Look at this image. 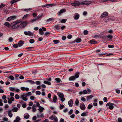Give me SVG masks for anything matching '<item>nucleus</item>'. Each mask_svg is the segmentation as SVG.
I'll return each mask as SVG.
<instances>
[{
    "label": "nucleus",
    "instance_id": "ea45409f",
    "mask_svg": "<svg viewBox=\"0 0 122 122\" xmlns=\"http://www.w3.org/2000/svg\"><path fill=\"white\" fill-rule=\"evenodd\" d=\"M64 97H59L61 98V101L62 102H64L65 100V99Z\"/></svg>",
    "mask_w": 122,
    "mask_h": 122
},
{
    "label": "nucleus",
    "instance_id": "e433bc0d",
    "mask_svg": "<svg viewBox=\"0 0 122 122\" xmlns=\"http://www.w3.org/2000/svg\"><path fill=\"white\" fill-rule=\"evenodd\" d=\"M93 107V106L92 104H89L87 108L89 109H90Z\"/></svg>",
    "mask_w": 122,
    "mask_h": 122
},
{
    "label": "nucleus",
    "instance_id": "9d476101",
    "mask_svg": "<svg viewBox=\"0 0 122 122\" xmlns=\"http://www.w3.org/2000/svg\"><path fill=\"white\" fill-rule=\"evenodd\" d=\"M80 107L81 109L82 110H84L86 108L85 105L84 103L81 104L80 106Z\"/></svg>",
    "mask_w": 122,
    "mask_h": 122
},
{
    "label": "nucleus",
    "instance_id": "6ab92c4d",
    "mask_svg": "<svg viewBox=\"0 0 122 122\" xmlns=\"http://www.w3.org/2000/svg\"><path fill=\"white\" fill-rule=\"evenodd\" d=\"M55 80L56 81V82L57 83H60L62 82V81H61V80L60 79L58 78H56L55 79Z\"/></svg>",
    "mask_w": 122,
    "mask_h": 122
},
{
    "label": "nucleus",
    "instance_id": "864d4df0",
    "mask_svg": "<svg viewBox=\"0 0 122 122\" xmlns=\"http://www.w3.org/2000/svg\"><path fill=\"white\" fill-rule=\"evenodd\" d=\"M48 7H52L53 6L55 5V4L52 3V4H48Z\"/></svg>",
    "mask_w": 122,
    "mask_h": 122
},
{
    "label": "nucleus",
    "instance_id": "a18cd8bd",
    "mask_svg": "<svg viewBox=\"0 0 122 122\" xmlns=\"http://www.w3.org/2000/svg\"><path fill=\"white\" fill-rule=\"evenodd\" d=\"M54 20V19L53 18H50L49 19H48L47 20V22H49L50 21H51Z\"/></svg>",
    "mask_w": 122,
    "mask_h": 122
},
{
    "label": "nucleus",
    "instance_id": "aec40b11",
    "mask_svg": "<svg viewBox=\"0 0 122 122\" xmlns=\"http://www.w3.org/2000/svg\"><path fill=\"white\" fill-rule=\"evenodd\" d=\"M20 0H12L10 1V3L12 4H14L15 3Z\"/></svg>",
    "mask_w": 122,
    "mask_h": 122
},
{
    "label": "nucleus",
    "instance_id": "5701e85b",
    "mask_svg": "<svg viewBox=\"0 0 122 122\" xmlns=\"http://www.w3.org/2000/svg\"><path fill=\"white\" fill-rule=\"evenodd\" d=\"M90 43L92 44H94L97 43V42L96 41L94 40H92L90 41Z\"/></svg>",
    "mask_w": 122,
    "mask_h": 122
},
{
    "label": "nucleus",
    "instance_id": "4468645a",
    "mask_svg": "<svg viewBox=\"0 0 122 122\" xmlns=\"http://www.w3.org/2000/svg\"><path fill=\"white\" fill-rule=\"evenodd\" d=\"M78 77H70L69 79L70 81H74Z\"/></svg>",
    "mask_w": 122,
    "mask_h": 122
},
{
    "label": "nucleus",
    "instance_id": "dca6fc26",
    "mask_svg": "<svg viewBox=\"0 0 122 122\" xmlns=\"http://www.w3.org/2000/svg\"><path fill=\"white\" fill-rule=\"evenodd\" d=\"M32 111L34 112H35L36 110V104H34L32 107Z\"/></svg>",
    "mask_w": 122,
    "mask_h": 122
},
{
    "label": "nucleus",
    "instance_id": "603ef678",
    "mask_svg": "<svg viewBox=\"0 0 122 122\" xmlns=\"http://www.w3.org/2000/svg\"><path fill=\"white\" fill-rule=\"evenodd\" d=\"M58 95L59 97H64V95L62 93H58Z\"/></svg>",
    "mask_w": 122,
    "mask_h": 122
},
{
    "label": "nucleus",
    "instance_id": "69168bd1",
    "mask_svg": "<svg viewBox=\"0 0 122 122\" xmlns=\"http://www.w3.org/2000/svg\"><path fill=\"white\" fill-rule=\"evenodd\" d=\"M103 101L105 102H107V98L106 97H104L103 98Z\"/></svg>",
    "mask_w": 122,
    "mask_h": 122
},
{
    "label": "nucleus",
    "instance_id": "8fccbe9b",
    "mask_svg": "<svg viewBox=\"0 0 122 122\" xmlns=\"http://www.w3.org/2000/svg\"><path fill=\"white\" fill-rule=\"evenodd\" d=\"M15 98L17 99H18L20 97L19 95L16 94L15 95Z\"/></svg>",
    "mask_w": 122,
    "mask_h": 122
},
{
    "label": "nucleus",
    "instance_id": "7ed1b4c3",
    "mask_svg": "<svg viewBox=\"0 0 122 122\" xmlns=\"http://www.w3.org/2000/svg\"><path fill=\"white\" fill-rule=\"evenodd\" d=\"M114 105H115V104L112 103L111 102H109L107 103L106 105V107L109 106V108L111 110H112L114 108Z\"/></svg>",
    "mask_w": 122,
    "mask_h": 122
},
{
    "label": "nucleus",
    "instance_id": "09e8293b",
    "mask_svg": "<svg viewBox=\"0 0 122 122\" xmlns=\"http://www.w3.org/2000/svg\"><path fill=\"white\" fill-rule=\"evenodd\" d=\"M26 81L27 82H29L30 83L33 84H34L35 83L34 82V81L32 80H28Z\"/></svg>",
    "mask_w": 122,
    "mask_h": 122
},
{
    "label": "nucleus",
    "instance_id": "f704fd0d",
    "mask_svg": "<svg viewBox=\"0 0 122 122\" xmlns=\"http://www.w3.org/2000/svg\"><path fill=\"white\" fill-rule=\"evenodd\" d=\"M31 95V92H27L25 94V96L26 97L28 96Z\"/></svg>",
    "mask_w": 122,
    "mask_h": 122
},
{
    "label": "nucleus",
    "instance_id": "c9c22d12",
    "mask_svg": "<svg viewBox=\"0 0 122 122\" xmlns=\"http://www.w3.org/2000/svg\"><path fill=\"white\" fill-rule=\"evenodd\" d=\"M51 33L50 32H47L46 33H45L44 35V36H48L49 35V34H51Z\"/></svg>",
    "mask_w": 122,
    "mask_h": 122
},
{
    "label": "nucleus",
    "instance_id": "20e7f679",
    "mask_svg": "<svg viewBox=\"0 0 122 122\" xmlns=\"http://www.w3.org/2000/svg\"><path fill=\"white\" fill-rule=\"evenodd\" d=\"M28 23L26 21H24L22 22H20V21L19 24L20 25H21V28L22 29V28L26 26Z\"/></svg>",
    "mask_w": 122,
    "mask_h": 122
},
{
    "label": "nucleus",
    "instance_id": "2eb2a0df",
    "mask_svg": "<svg viewBox=\"0 0 122 122\" xmlns=\"http://www.w3.org/2000/svg\"><path fill=\"white\" fill-rule=\"evenodd\" d=\"M93 97V96L92 95H90L87 96L86 97V98L87 101L90 100Z\"/></svg>",
    "mask_w": 122,
    "mask_h": 122
},
{
    "label": "nucleus",
    "instance_id": "f257e3e1",
    "mask_svg": "<svg viewBox=\"0 0 122 122\" xmlns=\"http://www.w3.org/2000/svg\"><path fill=\"white\" fill-rule=\"evenodd\" d=\"M40 71L37 70H35L33 71H31L30 74L29 73V72L25 73L23 72H21L20 73L18 74H12L10 72H5V76H23L22 75L24 76L29 75V76H35V75H40Z\"/></svg>",
    "mask_w": 122,
    "mask_h": 122
},
{
    "label": "nucleus",
    "instance_id": "4be33fe9",
    "mask_svg": "<svg viewBox=\"0 0 122 122\" xmlns=\"http://www.w3.org/2000/svg\"><path fill=\"white\" fill-rule=\"evenodd\" d=\"M29 115L28 114H25L24 115V117L26 119H27L29 118Z\"/></svg>",
    "mask_w": 122,
    "mask_h": 122
},
{
    "label": "nucleus",
    "instance_id": "338daca9",
    "mask_svg": "<svg viewBox=\"0 0 122 122\" xmlns=\"http://www.w3.org/2000/svg\"><path fill=\"white\" fill-rule=\"evenodd\" d=\"M118 122H122V120L121 118H119L117 120Z\"/></svg>",
    "mask_w": 122,
    "mask_h": 122
},
{
    "label": "nucleus",
    "instance_id": "423d86ee",
    "mask_svg": "<svg viewBox=\"0 0 122 122\" xmlns=\"http://www.w3.org/2000/svg\"><path fill=\"white\" fill-rule=\"evenodd\" d=\"M24 34L26 36L28 35L29 36H33V34L30 31H28V32L26 31H24Z\"/></svg>",
    "mask_w": 122,
    "mask_h": 122
},
{
    "label": "nucleus",
    "instance_id": "393cba45",
    "mask_svg": "<svg viewBox=\"0 0 122 122\" xmlns=\"http://www.w3.org/2000/svg\"><path fill=\"white\" fill-rule=\"evenodd\" d=\"M39 108L38 109V110L40 112H42L44 110V108L43 107H41V106H40L39 107Z\"/></svg>",
    "mask_w": 122,
    "mask_h": 122
},
{
    "label": "nucleus",
    "instance_id": "680f3d73",
    "mask_svg": "<svg viewBox=\"0 0 122 122\" xmlns=\"http://www.w3.org/2000/svg\"><path fill=\"white\" fill-rule=\"evenodd\" d=\"M36 95H40L41 94V92L39 91H36Z\"/></svg>",
    "mask_w": 122,
    "mask_h": 122
},
{
    "label": "nucleus",
    "instance_id": "bb28decb",
    "mask_svg": "<svg viewBox=\"0 0 122 122\" xmlns=\"http://www.w3.org/2000/svg\"><path fill=\"white\" fill-rule=\"evenodd\" d=\"M43 15V14L41 13V14H39L36 17V18L38 20L39 18H42V16Z\"/></svg>",
    "mask_w": 122,
    "mask_h": 122
},
{
    "label": "nucleus",
    "instance_id": "79ce46f5",
    "mask_svg": "<svg viewBox=\"0 0 122 122\" xmlns=\"http://www.w3.org/2000/svg\"><path fill=\"white\" fill-rule=\"evenodd\" d=\"M76 41L77 43H79L81 41V38H78L76 39Z\"/></svg>",
    "mask_w": 122,
    "mask_h": 122
},
{
    "label": "nucleus",
    "instance_id": "4d7b16f0",
    "mask_svg": "<svg viewBox=\"0 0 122 122\" xmlns=\"http://www.w3.org/2000/svg\"><path fill=\"white\" fill-rule=\"evenodd\" d=\"M72 37V36L71 35H69L67 36V38L68 39H71Z\"/></svg>",
    "mask_w": 122,
    "mask_h": 122
},
{
    "label": "nucleus",
    "instance_id": "2f4dec72",
    "mask_svg": "<svg viewBox=\"0 0 122 122\" xmlns=\"http://www.w3.org/2000/svg\"><path fill=\"white\" fill-rule=\"evenodd\" d=\"M18 109L16 107H14L12 109V111L13 112H17L18 110Z\"/></svg>",
    "mask_w": 122,
    "mask_h": 122
},
{
    "label": "nucleus",
    "instance_id": "412c9836",
    "mask_svg": "<svg viewBox=\"0 0 122 122\" xmlns=\"http://www.w3.org/2000/svg\"><path fill=\"white\" fill-rule=\"evenodd\" d=\"M93 37L96 39L97 38L100 39L101 38V37L100 36L97 35H94L93 36Z\"/></svg>",
    "mask_w": 122,
    "mask_h": 122
},
{
    "label": "nucleus",
    "instance_id": "c756f323",
    "mask_svg": "<svg viewBox=\"0 0 122 122\" xmlns=\"http://www.w3.org/2000/svg\"><path fill=\"white\" fill-rule=\"evenodd\" d=\"M53 41L54 44H56L59 43L60 41L57 40H54Z\"/></svg>",
    "mask_w": 122,
    "mask_h": 122
},
{
    "label": "nucleus",
    "instance_id": "13d9d810",
    "mask_svg": "<svg viewBox=\"0 0 122 122\" xmlns=\"http://www.w3.org/2000/svg\"><path fill=\"white\" fill-rule=\"evenodd\" d=\"M108 47L109 48H112L114 47V46L113 45H108Z\"/></svg>",
    "mask_w": 122,
    "mask_h": 122
},
{
    "label": "nucleus",
    "instance_id": "c85d7f7f",
    "mask_svg": "<svg viewBox=\"0 0 122 122\" xmlns=\"http://www.w3.org/2000/svg\"><path fill=\"white\" fill-rule=\"evenodd\" d=\"M57 99V97L55 95L53 98V100L54 102L56 103V102Z\"/></svg>",
    "mask_w": 122,
    "mask_h": 122
},
{
    "label": "nucleus",
    "instance_id": "774afa93",
    "mask_svg": "<svg viewBox=\"0 0 122 122\" xmlns=\"http://www.w3.org/2000/svg\"><path fill=\"white\" fill-rule=\"evenodd\" d=\"M20 118L19 117L17 116L16 117L15 120H16L18 121L19 122L20 120Z\"/></svg>",
    "mask_w": 122,
    "mask_h": 122
},
{
    "label": "nucleus",
    "instance_id": "f3484780",
    "mask_svg": "<svg viewBox=\"0 0 122 122\" xmlns=\"http://www.w3.org/2000/svg\"><path fill=\"white\" fill-rule=\"evenodd\" d=\"M39 34L41 35H42L44 34V32H43V30L41 28H40L39 30Z\"/></svg>",
    "mask_w": 122,
    "mask_h": 122
},
{
    "label": "nucleus",
    "instance_id": "0e129e2a",
    "mask_svg": "<svg viewBox=\"0 0 122 122\" xmlns=\"http://www.w3.org/2000/svg\"><path fill=\"white\" fill-rule=\"evenodd\" d=\"M73 111L72 109H71L68 112L69 114L70 115L71 114L73 113Z\"/></svg>",
    "mask_w": 122,
    "mask_h": 122
},
{
    "label": "nucleus",
    "instance_id": "58836bf2",
    "mask_svg": "<svg viewBox=\"0 0 122 122\" xmlns=\"http://www.w3.org/2000/svg\"><path fill=\"white\" fill-rule=\"evenodd\" d=\"M9 89L11 91H14L15 90V88L14 87H10L9 88Z\"/></svg>",
    "mask_w": 122,
    "mask_h": 122
},
{
    "label": "nucleus",
    "instance_id": "c03bdc74",
    "mask_svg": "<svg viewBox=\"0 0 122 122\" xmlns=\"http://www.w3.org/2000/svg\"><path fill=\"white\" fill-rule=\"evenodd\" d=\"M37 20H38V19L37 18H36V17L35 18L31 20L30 22L31 23H33L35 21Z\"/></svg>",
    "mask_w": 122,
    "mask_h": 122
},
{
    "label": "nucleus",
    "instance_id": "49530a36",
    "mask_svg": "<svg viewBox=\"0 0 122 122\" xmlns=\"http://www.w3.org/2000/svg\"><path fill=\"white\" fill-rule=\"evenodd\" d=\"M55 28H56L57 30H58L60 29V26L58 25H56L55 27Z\"/></svg>",
    "mask_w": 122,
    "mask_h": 122
},
{
    "label": "nucleus",
    "instance_id": "473e14b6",
    "mask_svg": "<svg viewBox=\"0 0 122 122\" xmlns=\"http://www.w3.org/2000/svg\"><path fill=\"white\" fill-rule=\"evenodd\" d=\"M44 83L45 84H47L49 85H50L51 84V82L49 81H44Z\"/></svg>",
    "mask_w": 122,
    "mask_h": 122
},
{
    "label": "nucleus",
    "instance_id": "6e6552de",
    "mask_svg": "<svg viewBox=\"0 0 122 122\" xmlns=\"http://www.w3.org/2000/svg\"><path fill=\"white\" fill-rule=\"evenodd\" d=\"M91 3V2L90 1H86L83 2H82L81 4V5H87L90 4Z\"/></svg>",
    "mask_w": 122,
    "mask_h": 122
},
{
    "label": "nucleus",
    "instance_id": "a878e982",
    "mask_svg": "<svg viewBox=\"0 0 122 122\" xmlns=\"http://www.w3.org/2000/svg\"><path fill=\"white\" fill-rule=\"evenodd\" d=\"M4 25L5 26H6L7 27H8L9 28L10 27V24L8 22H5Z\"/></svg>",
    "mask_w": 122,
    "mask_h": 122
},
{
    "label": "nucleus",
    "instance_id": "ddd939ff",
    "mask_svg": "<svg viewBox=\"0 0 122 122\" xmlns=\"http://www.w3.org/2000/svg\"><path fill=\"white\" fill-rule=\"evenodd\" d=\"M24 95H21L20 96V98H22L23 100L25 101L27 100V98Z\"/></svg>",
    "mask_w": 122,
    "mask_h": 122
},
{
    "label": "nucleus",
    "instance_id": "3c124183",
    "mask_svg": "<svg viewBox=\"0 0 122 122\" xmlns=\"http://www.w3.org/2000/svg\"><path fill=\"white\" fill-rule=\"evenodd\" d=\"M79 102L78 99H76V101L75 102V104L77 106L79 104Z\"/></svg>",
    "mask_w": 122,
    "mask_h": 122
},
{
    "label": "nucleus",
    "instance_id": "b1692460",
    "mask_svg": "<svg viewBox=\"0 0 122 122\" xmlns=\"http://www.w3.org/2000/svg\"><path fill=\"white\" fill-rule=\"evenodd\" d=\"M5 5L2 3L0 5V11H1L2 10V8L5 6Z\"/></svg>",
    "mask_w": 122,
    "mask_h": 122
},
{
    "label": "nucleus",
    "instance_id": "de8ad7c7",
    "mask_svg": "<svg viewBox=\"0 0 122 122\" xmlns=\"http://www.w3.org/2000/svg\"><path fill=\"white\" fill-rule=\"evenodd\" d=\"M29 15L26 14L23 17L22 19L23 20H25L27 17Z\"/></svg>",
    "mask_w": 122,
    "mask_h": 122
},
{
    "label": "nucleus",
    "instance_id": "4c0bfd02",
    "mask_svg": "<svg viewBox=\"0 0 122 122\" xmlns=\"http://www.w3.org/2000/svg\"><path fill=\"white\" fill-rule=\"evenodd\" d=\"M35 42V41L33 39H32L30 40L29 42L30 43L32 44L34 43Z\"/></svg>",
    "mask_w": 122,
    "mask_h": 122
},
{
    "label": "nucleus",
    "instance_id": "a19ab883",
    "mask_svg": "<svg viewBox=\"0 0 122 122\" xmlns=\"http://www.w3.org/2000/svg\"><path fill=\"white\" fill-rule=\"evenodd\" d=\"M64 97H59L61 98V101L62 102H64L65 100V99Z\"/></svg>",
    "mask_w": 122,
    "mask_h": 122
},
{
    "label": "nucleus",
    "instance_id": "37998d69",
    "mask_svg": "<svg viewBox=\"0 0 122 122\" xmlns=\"http://www.w3.org/2000/svg\"><path fill=\"white\" fill-rule=\"evenodd\" d=\"M107 37L108 38L111 39H112L113 38V36L110 34L108 35L107 36Z\"/></svg>",
    "mask_w": 122,
    "mask_h": 122
},
{
    "label": "nucleus",
    "instance_id": "39448f33",
    "mask_svg": "<svg viewBox=\"0 0 122 122\" xmlns=\"http://www.w3.org/2000/svg\"><path fill=\"white\" fill-rule=\"evenodd\" d=\"M80 5V3L78 1H75L71 4V5L73 6H78Z\"/></svg>",
    "mask_w": 122,
    "mask_h": 122
},
{
    "label": "nucleus",
    "instance_id": "f8f14e48",
    "mask_svg": "<svg viewBox=\"0 0 122 122\" xmlns=\"http://www.w3.org/2000/svg\"><path fill=\"white\" fill-rule=\"evenodd\" d=\"M24 43V41L22 40L20 41L18 43V44L19 47L22 46Z\"/></svg>",
    "mask_w": 122,
    "mask_h": 122
},
{
    "label": "nucleus",
    "instance_id": "0eeeda50",
    "mask_svg": "<svg viewBox=\"0 0 122 122\" xmlns=\"http://www.w3.org/2000/svg\"><path fill=\"white\" fill-rule=\"evenodd\" d=\"M108 13L107 12H105L103 13L101 15V18L104 17H105L108 16Z\"/></svg>",
    "mask_w": 122,
    "mask_h": 122
},
{
    "label": "nucleus",
    "instance_id": "a211bd4d",
    "mask_svg": "<svg viewBox=\"0 0 122 122\" xmlns=\"http://www.w3.org/2000/svg\"><path fill=\"white\" fill-rule=\"evenodd\" d=\"M66 11V9H63L61 10L59 12V14L60 15L61 13L65 12Z\"/></svg>",
    "mask_w": 122,
    "mask_h": 122
},
{
    "label": "nucleus",
    "instance_id": "e2e57ef3",
    "mask_svg": "<svg viewBox=\"0 0 122 122\" xmlns=\"http://www.w3.org/2000/svg\"><path fill=\"white\" fill-rule=\"evenodd\" d=\"M60 108L61 109H62L65 107V106L63 105L60 104Z\"/></svg>",
    "mask_w": 122,
    "mask_h": 122
},
{
    "label": "nucleus",
    "instance_id": "7c9ffc66",
    "mask_svg": "<svg viewBox=\"0 0 122 122\" xmlns=\"http://www.w3.org/2000/svg\"><path fill=\"white\" fill-rule=\"evenodd\" d=\"M81 73H80L79 72H77L75 73V76H79V75Z\"/></svg>",
    "mask_w": 122,
    "mask_h": 122
},
{
    "label": "nucleus",
    "instance_id": "bf43d9fd",
    "mask_svg": "<svg viewBox=\"0 0 122 122\" xmlns=\"http://www.w3.org/2000/svg\"><path fill=\"white\" fill-rule=\"evenodd\" d=\"M106 54V53H104L103 52L102 53H100L98 54L99 56H103L105 55Z\"/></svg>",
    "mask_w": 122,
    "mask_h": 122
},
{
    "label": "nucleus",
    "instance_id": "9b49d317",
    "mask_svg": "<svg viewBox=\"0 0 122 122\" xmlns=\"http://www.w3.org/2000/svg\"><path fill=\"white\" fill-rule=\"evenodd\" d=\"M79 15L78 13L74 15V19L76 20H77L79 17Z\"/></svg>",
    "mask_w": 122,
    "mask_h": 122
},
{
    "label": "nucleus",
    "instance_id": "6e6d98bb",
    "mask_svg": "<svg viewBox=\"0 0 122 122\" xmlns=\"http://www.w3.org/2000/svg\"><path fill=\"white\" fill-rule=\"evenodd\" d=\"M11 18L12 20H14L16 19V17L15 16H11Z\"/></svg>",
    "mask_w": 122,
    "mask_h": 122
},
{
    "label": "nucleus",
    "instance_id": "f03ea898",
    "mask_svg": "<svg viewBox=\"0 0 122 122\" xmlns=\"http://www.w3.org/2000/svg\"><path fill=\"white\" fill-rule=\"evenodd\" d=\"M20 21L19 20H17L10 24V28L11 29L16 28L20 26Z\"/></svg>",
    "mask_w": 122,
    "mask_h": 122
},
{
    "label": "nucleus",
    "instance_id": "5fc2aeb1",
    "mask_svg": "<svg viewBox=\"0 0 122 122\" xmlns=\"http://www.w3.org/2000/svg\"><path fill=\"white\" fill-rule=\"evenodd\" d=\"M9 41L10 42H11L13 41V39L11 37H9L8 39Z\"/></svg>",
    "mask_w": 122,
    "mask_h": 122
},
{
    "label": "nucleus",
    "instance_id": "72a5a7b5",
    "mask_svg": "<svg viewBox=\"0 0 122 122\" xmlns=\"http://www.w3.org/2000/svg\"><path fill=\"white\" fill-rule=\"evenodd\" d=\"M67 19H64L62 20H61L60 21L61 23H65L67 21Z\"/></svg>",
    "mask_w": 122,
    "mask_h": 122
},
{
    "label": "nucleus",
    "instance_id": "1a4fd4ad",
    "mask_svg": "<svg viewBox=\"0 0 122 122\" xmlns=\"http://www.w3.org/2000/svg\"><path fill=\"white\" fill-rule=\"evenodd\" d=\"M68 104L70 107H72L73 104V102L72 99H71L68 102Z\"/></svg>",
    "mask_w": 122,
    "mask_h": 122
},
{
    "label": "nucleus",
    "instance_id": "052dcab7",
    "mask_svg": "<svg viewBox=\"0 0 122 122\" xmlns=\"http://www.w3.org/2000/svg\"><path fill=\"white\" fill-rule=\"evenodd\" d=\"M84 35H86L88 33V31L87 30H84L83 32Z\"/></svg>",
    "mask_w": 122,
    "mask_h": 122
},
{
    "label": "nucleus",
    "instance_id": "cd10ccee",
    "mask_svg": "<svg viewBox=\"0 0 122 122\" xmlns=\"http://www.w3.org/2000/svg\"><path fill=\"white\" fill-rule=\"evenodd\" d=\"M73 70V69L72 68H70L69 69H66L64 70V71H66V72H71V71H72Z\"/></svg>",
    "mask_w": 122,
    "mask_h": 122
}]
</instances>
